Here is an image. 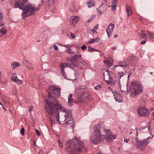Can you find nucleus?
Returning a JSON list of instances; mask_svg holds the SVG:
<instances>
[{"instance_id":"nucleus-1","label":"nucleus","mask_w":154,"mask_h":154,"mask_svg":"<svg viewBox=\"0 0 154 154\" xmlns=\"http://www.w3.org/2000/svg\"><path fill=\"white\" fill-rule=\"evenodd\" d=\"M61 89L54 86H51L47 89L48 97L49 99L45 100L46 103L45 109L48 113L51 115H54V116L56 118V120L60 123L59 120V109L62 112H66L68 111L64 107L61 106V104L57 100L60 96Z\"/></svg>"},{"instance_id":"nucleus-2","label":"nucleus","mask_w":154,"mask_h":154,"mask_svg":"<svg viewBox=\"0 0 154 154\" xmlns=\"http://www.w3.org/2000/svg\"><path fill=\"white\" fill-rule=\"evenodd\" d=\"M83 147V143L77 138L66 142L65 147L69 154H74L76 152H80Z\"/></svg>"},{"instance_id":"nucleus-3","label":"nucleus","mask_w":154,"mask_h":154,"mask_svg":"<svg viewBox=\"0 0 154 154\" xmlns=\"http://www.w3.org/2000/svg\"><path fill=\"white\" fill-rule=\"evenodd\" d=\"M101 126L100 124L96 125L94 129V134L90 137L91 141L94 144H97L103 139L104 135L102 134L100 131Z\"/></svg>"},{"instance_id":"nucleus-4","label":"nucleus","mask_w":154,"mask_h":154,"mask_svg":"<svg viewBox=\"0 0 154 154\" xmlns=\"http://www.w3.org/2000/svg\"><path fill=\"white\" fill-rule=\"evenodd\" d=\"M81 54L78 53L77 54H75L74 56L72 57L69 60L68 59L67 60H69L72 64L75 65L76 66L82 69L84 66L87 65V63L84 61L82 60L81 59Z\"/></svg>"},{"instance_id":"nucleus-5","label":"nucleus","mask_w":154,"mask_h":154,"mask_svg":"<svg viewBox=\"0 0 154 154\" xmlns=\"http://www.w3.org/2000/svg\"><path fill=\"white\" fill-rule=\"evenodd\" d=\"M131 96L134 97L139 95L143 91V86L139 82L136 81L132 82L131 83Z\"/></svg>"},{"instance_id":"nucleus-6","label":"nucleus","mask_w":154,"mask_h":154,"mask_svg":"<svg viewBox=\"0 0 154 154\" xmlns=\"http://www.w3.org/2000/svg\"><path fill=\"white\" fill-rule=\"evenodd\" d=\"M106 72H107L109 80L106 81L107 84H111L112 85H114L116 80V78H117L114 77V76L115 77L118 76L119 79H120L123 76V74L124 73V72H119V75H117V76H116L114 74L109 72L108 69L106 70Z\"/></svg>"},{"instance_id":"nucleus-7","label":"nucleus","mask_w":154,"mask_h":154,"mask_svg":"<svg viewBox=\"0 0 154 154\" xmlns=\"http://www.w3.org/2000/svg\"><path fill=\"white\" fill-rule=\"evenodd\" d=\"M26 2V0H17L14 4V8H19L23 10V11H27L30 5H25Z\"/></svg>"},{"instance_id":"nucleus-8","label":"nucleus","mask_w":154,"mask_h":154,"mask_svg":"<svg viewBox=\"0 0 154 154\" xmlns=\"http://www.w3.org/2000/svg\"><path fill=\"white\" fill-rule=\"evenodd\" d=\"M42 6L41 4H40L38 7L35 8L34 7H32V5H30L27 11H23L22 14V15L23 17V18L25 19L26 17L29 16L32 14V12L34 11H37Z\"/></svg>"},{"instance_id":"nucleus-9","label":"nucleus","mask_w":154,"mask_h":154,"mask_svg":"<svg viewBox=\"0 0 154 154\" xmlns=\"http://www.w3.org/2000/svg\"><path fill=\"white\" fill-rule=\"evenodd\" d=\"M137 112L139 116L146 117L150 114V111L145 107H140L137 108Z\"/></svg>"},{"instance_id":"nucleus-10","label":"nucleus","mask_w":154,"mask_h":154,"mask_svg":"<svg viewBox=\"0 0 154 154\" xmlns=\"http://www.w3.org/2000/svg\"><path fill=\"white\" fill-rule=\"evenodd\" d=\"M103 131L106 134V138L107 141L108 142H112L113 139H115L116 137V135H113L111 131L107 129H104Z\"/></svg>"},{"instance_id":"nucleus-11","label":"nucleus","mask_w":154,"mask_h":154,"mask_svg":"<svg viewBox=\"0 0 154 154\" xmlns=\"http://www.w3.org/2000/svg\"><path fill=\"white\" fill-rule=\"evenodd\" d=\"M67 112H65V124H69L70 123H72L73 118H72V112L69 110L67 111Z\"/></svg>"},{"instance_id":"nucleus-12","label":"nucleus","mask_w":154,"mask_h":154,"mask_svg":"<svg viewBox=\"0 0 154 154\" xmlns=\"http://www.w3.org/2000/svg\"><path fill=\"white\" fill-rule=\"evenodd\" d=\"M11 79L12 81L18 85H21L23 83L22 80L18 79L17 75L15 73L11 74Z\"/></svg>"},{"instance_id":"nucleus-13","label":"nucleus","mask_w":154,"mask_h":154,"mask_svg":"<svg viewBox=\"0 0 154 154\" xmlns=\"http://www.w3.org/2000/svg\"><path fill=\"white\" fill-rule=\"evenodd\" d=\"M149 137H148L146 139L143 140H140L138 143H134V145L137 147H138L141 145H142L143 146H145L147 145L149 143V141H148V139Z\"/></svg>"},{"instance_id":"nucleus-14","label":"nucleus","mask_w":154,"mask_h":154,"mask_svg":"<svg viewBox=\"0 0 154 154\" xmlns=\"http://www.w3.org/2000/svg\"><path fill=\"white\" fill-rule=\"evenodd\" d=\"M114 28V24L112 23H111L109 25L107 29L106 30L108 36L109 38L110 37L112 34Z\"/></svg>"},{"instance_id":"nucleus-15","label":"nucleus","mask_w":154,"mask_h":154,"mask_svg":"<svg viewBox=\"0 0 154 154\" xmlns=\"http://www.w3.org/2000/svg\"><path fill=\"white\" fill-rule=\"evenodd\" d=\"M79 18L78 16H73L71 17L70 19V25L73 27L75 26V25L78 21Z\"/></svg>"},{"instance_id":"nucleus-16","label":"nucleus","mask_w":154,"mask_h":154,"mask_svg":"<svg viewBox=\"0 0 154 154\" xmlns=\"http://www.w3.org/2000/svg\"><path fill=\"white\" fill-rule=\"evenodd\" d=\"M107 4L104 6L101 5L98 8H97V11L99 14L101 15L104 12L106 11L107 9Z\"/></svg>"},{"instance_id":"nucleus-17","label":"nucleus","mask_w":154,"mask_h":154,"mask_svg":"<svg viewBox=\"0 0 154 154\" xmlns=\"http://www.w3.org/2000/svg\"><path fill=\"white\" fill-rule=\"evenodd\" d=\"M81 97V98L83 97V98L85 99H89L91 98V95L88 92H83L82 94Z\"/></svg>"},{"instance_id":"nucleus-18","label":"nucleus","mask_w":154,"mask_h":154,"mask_svg":"<svg viewBox=\"0 0 154 154\" xmlns=\"http://www.w3.org/2000/svg\"><path fill=\"white\" fill-rule=\"evenodd\" d=\"M115 93L114 98L116 101L119 103L122 102V98L120 94L116 92H115Z\"/></svg>"},{"instance_id":"nucleus-19","label":"nucleus","mask_w":154,"mask_h":154,"mask_svg":"<svg viewBox=\"0 0 154 154\" xmlns=\"http://www.w3.org/2000/svg\"><path fill=\"white\" fill-rule=\"evenodd\" d=\"M119 66L123 67L124 68L128 67V65L127 63H126L125 61L124 60L120 61L119 62ZM118 66V65L116 66Z\"/></svg>"},{"instance_id":"nucleus-20","label":"nucleus","mask_w":154,"mask_h":154,"mask_svg":"<svg viewBox=\"0 0 154 154\" xmlns=\"http://www.w3.org/2000/svg\"><path fill=\"white\" fill-rule=\"evenodd\" d=\"M48 2H49V5L50 7V11H51L52 12H54L55 11L51 10L52 9H55V8L54 6H53L52 5L54 3V0H48Z\"/></svg>"},{"instance_id":"nucleus-21","label":"nucleus","mask_w":154,"mask_h":154,"mask_svg":"<svg viewBox=\"0 0 154 154\" xmlns=\"http://www.w3.org/2000/svg\"><path fill=\"white\" fill-rule=\"evenodd\" d=\"M100 38H93L91 39L89 41H88L87 44L88 45H90L91 43H94V42H97L100 41Z\"/></svg>"},{"instance_id":"nucleus-22","label":"nucleus","mask_w":154,"mask_h":154,"mask_svg":"<svg viewBox=\"0 0 154 154\" xmlns=\"http://www.w3.org/2000/svg\"><path fill=\"white\" fill-rule=\"evenodd\" d=\"M126 8L128 16L131 15L132 13V11L131 7L128 5H126Z\"/></svg>"},{"instance_id":"nucleus-23","label":"nucleus","mask_w":154,"mask_h":154,"mask_svg":"<svg viewBox=\"0 0 154 154\" xmlns=\"http://www.w3.org/2000/svg\"><path fill=\"white\" fill-rule=\"evenodd\" d=\"M23 64L28 69H32V64L28 62L27 61H24L23 62Z\"/></svg>"},{"instance_id":"nucleus-24","label":"nucleus","mask_w":154,"mask_h":154,"mask_svg":"<svg viewBox=\"0 0 154 154\" xmlns=\"http://www.w3.org/2000/svg\"><path fill=\"white\" fill-rule=\"evenodd\" d=\"M138 35L139 36V37L140 38H143L144 40H146L147 39L146 36L147 32L145 33H140L138 32Z\"/></svg>"},{"instance_id":"nucleus-25","label":"nucleus","mask_w":154,"mask_h":154,"mask_svg":"<svg viewBox=\"0 0 154 154\" xmlns=\"http://www.w3.org/2000/svg\"><path fill=\"white\" fill-rule=\"evenodd\" d=\"M11 66H12V69H14L17 67L20 66V64L18 62H13L11 64Z\"/></svg>"},{"instance_id":"nucleus-26","label":"nucleus","mask_w":154,"mask_h":154,"mask_svg":"<svg viewBox=\"0 0 154 154\" xmlns=\"http://www.w3.org/2000/svg\"><path fill=\"white\" fill-rule=\"evenodd\" d=\"M87 4L89 8H90L94 6L95 1H94L89 0V2H87Z\"/></svg>"},{"instance_id":"nucleus-27","label":"nucleus","mask_w":154,"mask_h":154,"mask_svg":"<svg viewBox=\"0 0 154 154\" xmlns=\"http://www.w3.org/2000/svg\"><path fill=\"white\" fill-rule=\"evenodd\" d=\"M3 14L0 12V27L4 26V23L3 21Z\"/></svg>"},{"instance_id":"nucleus-28","label":"nucleus","mask_w":154,"mask_h":154,"mask_svg":"<svg viewBox=\"0 0 154 154\" xmlns=\"http://www.w3.org/2000/svg\"><path fill=\"white\" fill-rule=\"evenodd\" d=\"M72 94H69L68 98V103L70 105V104L72 103L73 102V99L72 98Z\"/></svg>"},{"instance_id":"nucleus-29","label":"nucleus","mask_w":154,"mask_h":154,"mask_svg":"<svg viewBox=\"0 0 154 154\" xmlns=\"http://www.w3.org/2000/svg\"><path fill=\"white\" fill-rule=\"evenodd\" d=\"M62 68H60V69L61 70V72L62 73V75L65 78L67 79L66 75L65 73V72L64 71V69H63V67L62 66Z\"/></svg>"},{"instance_id":"nucleus-30","label":"nucleus","mask_w":154,"mask_h":154,"mask_svg":"<svg viewBox=\"0 0 154 154\" xmlns=\"http://www.w3.org/2000/svg\"><path fill=\"white\" fill-rule=\"evenodd\" d=\"M146 32H147L146 35H149V38L151 39L153 38L154 37V35L153 33L149 32L148 31H146Z\"/></svg>"},{"instance_id":"nucleus-31","label":"nucleus","mask_w":154,"mask_h":154,"mask_svg":"<svg viewBox=\"0 0 154 154\" xmlns=\"http://www.w3.org/2000/svg\"><path fill=\"white\" fill-rule=\"evenodd\" d=\"M62 66H63V69H65V67H70V68H71V66H69L68 64H67L66 63H61L60 65V68H62Z\"/></svg>"},{"instance_id":"nucleus-32","label":"nucleus","mask_w":154,"mask_h":154,"mask_svg":"<svg viewBox=\"0 0 154 154\" xmlns=\"http://www.w3.org/2000/svg\"><path fill=\"white\" fill-rule=\"evenodd\" d=\"M117 5L116 4H112L111 6L112 11L116 10V8L117 7Z\"/></svg>"},{"instance_id":"nucleus-33","label":"nucleus","mask_w":154,"mask_h":154,"mask_svg":"<svg viewBox=\"0 0 154 154\" xmlns=\"http://www.w3.org/2000/svg\"><path fill=\"white\" fill-rule=\"evenodd\" d=\"M66 51L68 53H71V54H73L74 53V52L71 51V49L69 47L68 48L66 49Z\"/></svg>"},{"instance_id":"nucleus-34","label":"nucleus","mask_w":154,"mask_h":154,"mask_svg":"<svg viewBox=\"0 0 154 154\" xmlns=\"http://www.w3.org/2000/svg\"><path fill=\"white\" fill-rule=\"evenodd\" d=\"M88 51L90 52H92L94 51V50H95V49L90 47L89 46H88Z\"/></svg>"},{"instance_id":"nucleus-35","label":"nucleus","mask_w":154,"mask_h":154,"mask_svg":"<svg viewBox=\"0 0 154 154\" xmlns=\"http://www.w3.org/2000/svg\"><path fill=\"white\" fill-rule=\"evenodd\" d=\"M50 123L52 125L55 123V121L53 119L51 118L50 117Z\"/></svg>"},{"instance_id":"nucleus-36","label":"nucleus","mask_w":154,"mask_h":154,"mask_svg":"<svg viewBox=\"0 0 154 154\" xmlns=\"http://www.w3.org/2000/svg\"><path fill=\"white\" fill-rule=\"evenodd\" d=\"M98 28V25H97L93 28V32L94 33L96 32V30Z\"/></svg>"},{"instance_id":"nucleus-37","label":"nucleus","mask_w":154,"mask_h":154,"mask_svg":"<svg viewBox=\"0 0 154 154\" xmlns=\"http://www.w3.org/2000/svg\"><path fill=\"white\" fill-rule=\"evenodd\" d=\"M101 88V85H98L95 87V89L96 90H99Z\"/></svg>"},{"instance_id":"nucleus-38","label":"nucleus","mask_w":154,"mask_h":154,"mask_svg":"<svg viewBox=\"0 0 154 154\" xmlns=\"http://www.w3.org/2000/svg\"><path fill=\"white\" fill-rule=\"evenodd\" d=\"M24 129L23 128H22L21 129L20 133L22 135H23L24 133Z\"/></svg>"},{"instance_id":"nucleus-39","label":"nucleus","mask_w":154,"mask_h":154,"mask_svg":"<svg viewBox=\"0 0 154 154\" xmlns=\"http://www.w3.org/2000/svg\"><path fill=\"white\" fill-rule=\"evenodd\" d=\"M58 142L59 146L60 148H62L63 146V145L62 143L59 140H58Z\"/></svg>"},{"instance_id":"nucleus-40","label":"nucleus","mask_w":154,"mask_h":154,"mask_svg":"<svg viewBox=\"0 0 154 154\" xmlns=\"http://www.w3.org/2000/svg\"><path fill=\"white\" fill-rule=\"evenodd\" d=\"M118 0H112V4L117 5Z\"/></svg>"},{"instance_id":"nucleus-41","label":"nucleus","mask_w":154,"mask_h":154,"mask_svg":"<svg viewBox=\"0 0 154 154\" xmlns=\"http://www.w3.org/2000/svg\"><path fill=\"white\" fill-rule=\"evenodd\" d=\"M107 2V0H103L102 2V3L101 5H102L104 6V5H106Z\"/></svg>"},{"instance_id":"nucleus-42","label":"nucleus","mask_w":154,"mask_h":154,"mask_svg":"<svg viewBox=\"0 0 154 154\" xmlns=\"http://www.w3.org/2000/svg\"><path fill=\"white\" fill-rule=\"evenodd\" d=\"M94 18V17L93 16H92L90 19L88 20V22H89L91 21V20H93Z\"/></svg>"},{"instance_id":"nucleus-43","label":"nucleus","mask_w":154,"mask_h":154,"mask_svg":"<svg viewBox=\"0 0 154 154\" xmlns=\"http://www.w3.org/2000/svg\"><path fill=\"white\" fill-rule=\"evenodd\" d=\"M81 48L82 50H84L87 49V47L85 45H84L81 47Z\"/></svg>"},{"instance_id":"nucleus-44","label":"nucleus","mask_w":154,"mask_h":154,"mask_svg":"<svg viewBox=\"0 0 154 154\" xmlns=\"http://www.w3.org/2000/svg\"><path fill=\"white\" fill-rule=\"evenodd\" d=\"M35 131L36 133V134H37L38 135V136H40L41 135V134L40 133V132H39L36 129L35 130Z\"/></svg>"},{"instance_id":"nucleus-45","label":"nucleus","mask_w":154,"mask_h":154,"mask_svg":"<svg viewBox=\"0 0 154 154\" xmlns=\"http://www.w3.org/2000/svg\"><path fill=\"white\" fill-rule=\"evenodd\" d=\"M106 63L107 65H108V66H110L112 65V64L111 63H109V62L108 61H106Z\"/></svg>"},{"instance_id":"nucleus-46","label":"nucleus","mask_w":154,"mask_h":154,"mask_svg":"<svg viewBox=\"0 0 154 154\" xmlns=\"http://www.w3.org/2000/svg\"><path fill=\"white\" fill-rule=\"evenodd\" d=\"M54 49L56 51H57L58 50V48L57 46L56 45H54Z\"/></svg>"},{"instance_id":"nucleus-47","label":"nucleus","mask_w":154,"mask_h":154,"mask_svg":"<svg viewBox=\"0 0 154 154\" xmlns=\"http://www.w3.org/2000/svg\"><path fill=\"white\" fill-rule=\"evenodd\" d=\"M71 37L72 39H73L75 38V36H74V35L72 34V33H70Z\"/></svg>"},{"instance_id":"nucleus-48","label":"nucleus","mask_w":154,"mask_h":154,"mask_svg":"<svg viewBox=\"0 0 154 154\" xmlns=\"http://www.w3.org/2000/svg\"><path fill=\"white\" fill-rule=\"evenodd\" d=\"M146 41V40H145L143 41L140 42V43L142 45H143L145 44Z\"/></svg>"},{"instance_id":"nucleus-49","label":"nucleus","mask_w":154,"mask_h":154,"mask_svg":"<svg viewBox=\"0 0 154 154\" xmlns=\"http://www.w3.org/2000/svg\"><path fill=\"white\" fill-rule=\"evenodd\" d=\"M33 109V107L32 106H30L29 109V112H31L32 110Z\"/></svg>"},{"instance_id":"nucleus-50","label":"nucleus","mask_w":154,"mask_h":154,"mask_svg":"<svg viewBox=\"0 0 154 154\" xmlns=\"http://www.w3.org/2000/svg\"><path fill=\"white\" fill-rule=\"evenodd\" d=\"M135 129L137 131L136 134H137V135L138 131H140V128H135Z\"/></svg>"},{"instance_id":"nucleus-51","label":"nucleus","mask_w":154,"mask_h":154,"mask_svg":"<svg viewBox=\"0 0 154 154\" xmlns=\"http://www.w3.org/2000/svg\"><path fill=\"white\" fill-rule=\"evenodd\" d=\"M135 140L136 142L135 143H138V142H139L140 141H139L138 138L137 137L136 138Z\"/></svg>"},{"instance_id":"nucleus-52","label":"nucleus","mask_w":154,"mask_h":154,"mask_svg":"<svg viewBox=\"0 0 154 154\" xmlns=\"http://www.w3.org/2000/svg\"><path fill=\"white\" fill-rule=\"evenodd\" d=\"M129 140V139H125L124 141H125L126 143H128V142Z\"/></svg>"},{"instance_id":"nucleus-53","label":"nucleus","mask_w":154,"mask_h":154,"mask_svg":"<svg viewBox=\"0 0 154 154\" xmlns=\"http://www.w3.org/2000/svg\"><path fill=\"white\" fill-rule=\"evenodd\" d=\"M63 46L65 47L66 48L69 47V46L68 45H63Z\"/></svg>"},{"instance_id":"nucleus-54","label":"nucleus","mask_w":154,"mask_h":154,"mask_svg":"<svg viewBox=\"0 0 154 154\" xmlns=\"http://www.w3.org/2000/svg\"><path fill=\"white\" fill-rule=\"evenodd\" d=\"M111 48L112 49V50H115L116 49V47H112Z\"/></svg>"},{"instance_id":"nucleus-55","label":"nucleus","mask_w":154,"mask_h":154,"mask_svg":"<svg viewBox=\"0 0 154 154\" xmlns=\"http://www.w3.org/2000/svg\"><path fill=\"white\" fill-rule=\"evenodd\" d=\"M146 31H145V30H141V31H140V33H144V32H146Z\"/></svg>"},{"instance_id":"nucleus-56","label":"nucleus","mask_w":154,"mask_h":154,"mask_svg":"<svg viewBox=\"0 0 154 154\" xmlns=\"http://www.w3.org/2000/svg\"><path fill=\"white\" fill-rule=\"evenodd\" d=\"M118 37V35H117V34H116L115 35H114V38H117Z\"/></svg>"},{"instance_id":"nucleus-57","label":"nucleus","mask_w":154,"mask_h":154,"mask_svg":"<svg viewBox=\"0 0 154 154\" xmlns=\"http://www.w3.org/2000/svg\"><path fill=\"white\" fill-rule=\"evenodd\" d=\"M2 74V72L0 71V82L1 81V76Z\"/></svg>"},{"instance_id":"nucleus-58","label":"nucleus","mask_w":154,"mask_h":154,"mask_svg":"<svg viewBox=\"0 0 154 154\" xmlns=\"http://www.w3.org/2000/svg\"><path fill=\"white\" fill-rule=\"evenodd\" d=\"M74 125L73 123L72 124V125H71L72 127V128H73L74 127Z\"/></svg>"},{"instance_id":"nucleus-59","label":"nucleus","mask_w":154,"mask_h":154,"mask_svg":"<svg viewBox=\"0 0 154 154\" xmlns=\"http://www.w3.org/2000/svg\"><path fill=\"white\" fill-rule=\"evenodd\" d=\"M154 109L153 108V107H151L150 109V110L151 111L153 110H154Z\"/></svg>"},{"instance_id":"nucleus-60","label":"nucleus","mask_w":154,"mask_h":154,"mask_svg":"<svg viewBox=\"0 0 154 154\" xmlns=\"http://www.w3.org/2000/svg\"><path fill=\"white\" fill-rule=\"evenodd\" d=\"M94 51H98V52H100V51L97 50V49H95V50H94Z\"/></svg>"},{"instance_id":"nucleus-61","label":"nucleus","mask_w":154,"mask_h":154,"mask_svg":"<svg viewBox=\"0 0 154 154\" xmlns=\"http://www.w3.org/2000/svg\"><path fill=\"white\" fill-rule=\"evenodd\" d=\"M44 2V0H42V3L43 4Z\"/></svg>"},{"instance_id":"nucleus-62","label":"nucleus","mask_w":154,"mask_h":154,"mask_svg":"<svg viewBox=\"0 0 154 154\" xmlns=\"http://www.w3.org/2000/svg\"><path fill=\"white\" fill-rule=\"evenodd\" d=\"M131 75V73H130L128 75V78H129L130 76V75Z\"/></svg>"},{"instance_id":"nucleus-63","label":"nucleus","mask_w":154,"mask_h":154,"mask_svg":"<svg viewBox=\"0 0 154 154\" xmlns=\"http://www.w3.org/2000/svg\"><path fill=\"white\" fill-rule=\"evenodd\" d=\"M152 115L154 116V112H153L152 113ZM153 119H154V117L153 118Z\"/></svg>"},{"instance_id":"nucleus-64","label":"nucleus","mask_w":154,"mask_h":154,"mask_svg":"<svg viewBox=\"0 0 154 154\" xmlns=\"http://www.w3.org/2000/svg\"><path fill=\"white\" fill-rule=\"evenodd\" d=\"M150 73L152 75H153V72H150Z\"/></svg>"}]
</instances>
